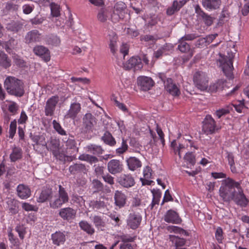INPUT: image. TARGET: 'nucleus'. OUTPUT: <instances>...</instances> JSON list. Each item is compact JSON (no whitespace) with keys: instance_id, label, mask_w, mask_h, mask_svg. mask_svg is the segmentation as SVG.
<instances>
[{"instance_id":"12","label":"nucleus","mask_w":249,"mask_h":249,"mask_svg":"<svg viewBox=\"0 0 249 249\" xmlns=\"http://www.w3.org/2000/svg\"><path fill=\"white\" fill-rule=\"evenodd\" d=\"M137 84L143 91L149 90L154 84V82L150 77L140 76L137 78Z\"/></svg>"},{"instance_id":"26","label":"nucleus","mask_w":249,"mask_h":249,"mask_svg":"<svg viewBox=\"0 0 249 249\" xmlns=\"http://www.w3.org/2000/svg\"><path fill=\"white\" fill-rule=\"evenodd\" d=\"M115 204L119 208L124 207L126 202V196L122 191L117 190L114 194Z\"/></svg>"},{"instance_id":"31","label":"nucleus","mask_w":249,"mask_h":249,"mask_svg":"<svg viewBox=\"0 0 249 249\" xmlns=\"http://www.w3.org/2000/svg\"><path fill=\"white\" fill-rule=\"evenodd\" d=\"M118 37L114 32L109 35V47L111 53L114 55L117 51V41Z\"/></svg>"},{"instance_id":"8","label":"nucleus","mask_w":249,"mask_h":249,"mask_svg":"<svg viewBox=\"0 0 249 249\" xmlns=\"http://www.w3.org/2000/svg\"><path fill=\"white\" fill-rule=\"evenodd\" d=\"M195 8L197 18L202 20L207 26H210L213 24L214 18L205 13L198 4L195 6Z\"/></svg>"},{"instance_id":"6","label":"nucleus","mask_w":249,"mask_h":249,"mask_svg":"<svg viewBox=\"0 0 249 249\" xmlns=\"http://www.w3.org/2000/svg\"><path fill=\"white\" fill-rule=\"evenodd\" d=\"M202 124V131L207 135L212 134L219 129L215 121L210 115L205 116Z\"/></svg>"},{"instance_id":"43","label":"nucleus","mask_w":249,"mask_h":249,"mask_svg":"<svg viewBox=\"0 0 249 249\" xmlns=\"http://www.w3.org/2000/svg\"><path fill=\"white\" fill-rule=\"evenodd\" d=\"M167 230L170 232H174L176 233H179L186 236L189 235V233L188 231L177 226H169L167 227Z\"/></svg>"},{"instance_id":"40","label":"nucleus","mask_w":249,"mask_h":249,"mask_svg":"<svg viewBox=\"0 0 249 249\" xmlns=\"http://www.w3.org/2000/svg\"><path fill=\"white\" fill-rule=\"evenodd\" d=\"M92 189L94 190V193H99L102 192L104 190L103 184L97 179H94L91 182Z\"/></svg>"},{"instance_id":"24","label":"nucleus","mask_w":249,"mask_h":249,"mask_svg":"<svg viewBox=\"0 0 249 249\" xmlns=\"http://www.w3.org/2000/svg\"><path fill=\"white\" fill-rule=\"evenodd\" d=\"M18 196L21 199H25L31 196V190L29 187L23 184H19L17 188Z\"/></svg>"},{"instance_id":"46","label":"nucleus","mask_w":249,"mask_h":249,"mask_svg":"<svg viewBox=\"0 0 249 249\" xmlns=\"http://www.w3.org/2000/svg\"><path fill=\"white\" fill-rule=\"evenodd\" d=\"M47 42L48 44L57 46L60 43V40L57 36L51 35L48 37Z\"/></svg>"},{"instance_id":"21","label":"nucleus","mask_w":249,"mask_h":249,"mask_svg":"<svg viewBox=\"0 0 249 249\" xmlns=\"http://www.w3.org/2000/svg\"><path fill=\"white\" fill-rule=\"evenodd\" d=\"M81 109V107L80 103L77 102L71 103L65 117L66 118H70L74 120L76 118L78 114L80 112Z\"/></svg>"},{"instance_id":"39","label":"nucleus","mask_w":249,"mask_h":249,"mask_svg":"<svg viewBox=\"0 0 249 249\" xmlns=\"http://www.w3.org/2000/svg\"><path fill=\"white\" fill-rule=\"evenodd\" d=\"M178 49L182 53H186L191 50L190 45L181 39L178 40Z\"/></svg>"},{"instance_id":"58","label":"nucleus","mask_w":249,"mask_h":249,"mask_svg":"<svg viewBox=\"0 0 249 249\" xmlns=\"http://www.w3.org/2000/svg\"><path fill=\"white\" fill-rule=\"evenodd\" d=\"M45 18L43 17L38 18L37 16L30 19V22L32 25H40L43 23Z\"/></svg>"},{"instance_id":"59","label":"nucleus","mask_w":249,"mask_h":249,"mask_svg":"<svg viewBox=\"0 0 249 249\" xmlns=\"http://www.w3.org/2000/svg\"><path fill=\"white\" fill-rule=\"evenodd\" d=\"M156 131L159 136L162 145L164 146L165 144V140L164 138V135L161 129L159 127L158 124H156Z\"/></svg>"},{"instance_id":"60","label":"nucleus","mask_w":249,"mask_h":249,"mask_svg":"<svg viewBox=\"0 0 249 249\" xmlns=\"http://www.w3.org/2000/svg\"><path fill=\"white\" fill-rule=\"evenodd\" d=\"M141 41H144L145 42L152 41L153 43H155L156 39L155 37L150 35H146L144 36H141L140 37Z\"/></svg>"},{"instance_id":"55","label":"nucleus","mask_w":249,"mask_h":249,"mask_svg":"<svg viewBox=\"0 0 249 249\" xmlns=\"http://www.w3.org/2000/svg\"><path fill=\"white\" fill-rule=\"evenodd\" d=\"M105 13V10L104 8L100 9L97 15V18L99 21L105 22L107 20V16Z\"/></svg>"},{"instance_id":"41","label":"nucleus","mask_w":249,"mask_h":249,"mask_svg":"<svg viewBox=\"0 0 249 249\" xmlns=\"http://www.w3.org/2000/svg\"><path fill=\"white\" fill-rule=\"evenodd\" d=\"M153 194V200L151 204V209H152L156 204H158L161 196V193L159 190H153L152 191Z\"/></svg>"},{"instance_id":"1","label":"nucleus","mask_w":249,"mask_h":249,"mask_svg":"<svg viewBox=\"0 0 249 249\" xmlns=\"http://www.w3.org/2000/svg\"><path fill=\"white\" fill-rule=\"evenodd\" d=\"M220 196L227 202L233 200L237 205L245 207L248 204V199L243 193L240 183L228 178L222 181L219 189Z\"/></svg>"},{"instance_id":"50","label":"nucleus","mask_w":249,"mask_h":249,"mask_svg":"<svg viewBox=\"0 0 249 249\" xmlns=\"http://www.w3.org/2000/svg\"><path fill=\"white\" fill-rule=\"evenodd\" d=\"M184 159L189 162L192 165H195L196 163L195 157L192 152L186 153L184 157Z\"/></svg>"},{"instance_id":"23","label":"nucleus","mask_w":249,"mask_h":249,"mask_svg":"<svg viewBox=\"0 0 249 249\" xmlns=\"http://www.w3.org/2000/svg\"><path fill=\"white\" fill-rule=\"evenodd\" d=\"M221 0H202L203 7L209 11L216 10L221 5Z\"/></svg>"},{"instance_id":"52","label":"nucleus","mask_w":249,"mask_h":249,"mask_svg":"<svg viewBox=\"0 0 249 249\" xmlns=\"http://www.w3.org/2000/svg\"><path fill=\"white\" fill-rule=\"evenodd\" d=\"M231 109V107H227L226 108H221L217 110L215 113L218 118H221L222 116L226 115L230 113V110Z\"/></svg>"},{"instance_id":"64","label":"nucleus","mask_w":249,"mask_h":249,"mask_svg":"<svg viewBox=\"0 0 249 249\" xmlns=\"http://www.w3.org/2000/svg\"><path fill=\"white\" fill-rule=\"evenodd\" d=\"M230 17V13L229 12L228 8L224 7L221 12V15L219 17L220 20H223L224 18H228Z\"/></svg>"},{"instance_id":"9","label":"nucleus","mask_w":249,"mask_h":249,"mask_svg":"<svg viewBox=\"0 0 249 249\" xmlns=\"http://www.w3.org/2000/svg\"><path fill=\"white\" fill-rule=\"evenodd\" d=\"M42 37V34L38 30L34 29L26 34L24 40L26 44H31L40 42Z\"/></svg>"},{"instance_id":"47","label":"nucleus","mask_w":249,"mask_h":249,"mask_svg":"<svg viewBox=\"0 0 249 249\" xmlns=\"http://www.w3.org/2000/svg\"><path fill=\"white\" fill-rule=\"evenodd\" d=\"M14 62L18 67L24 68L26 66V62L18 55L14 56Z\"/></svg>"},{"instance_id":"37","label":"nucleus","mask_w":249,"mask_h":249,"mask_svg":"<svg viewBox=\"0 0 249 249\" xmlns=\"http://www.w3.org/2000/svg\"><path fill=\"white\" fill-rule=\"evenodd\" d=\"M79 225L80 228L89 235L94 233V229L86 221H81L79 222Z\"/></svg>"},{"instance_id":"30","label":"nucleus","mask_w":249,"mask_h":249,"mask_svg":"<svg viewBox=\"0 0 249 249\" xmlns=\"http://www.w3.org/2000/svg\"><path fill=\"white\" fill-rule=\"evenodd\" d=\"M22 151L21 148L14 146L12 152L10 155V159L12 162H15L22 158Z\"/></svg>"},{"instance_id":"25","label":"nucleus","mask_w":249,"mask_h":249,"mask_svg":"<svg viewBox=\"0 0 249 249\" xmlns=\"http://www.w3.org/2000/svg\"><path fill=\"white\" fill-rule=\"evenodd\" d=\"M165 88L167 91L173 96H178L180 94V91L176 85L173 82L171 78L167 79L164 82Z\"/></svg>"},{"instance_id":"27","label":"nucleus","mask_w":249,"mask_h":249,"mask_svg":"<svg viewBox=\"0 0 249 249\" xmlns=\"http://www.w3.org/2000/svg\"><path fill=\"white\" fill-rule=\"evenodd\" d=\"M51 238L54 245L57 246L63 244L66 241V236L64 232L57 231L53 233Z\"/></svg>"},{"instance_id":"33","label":"nucleus","mask_w":249,"mask_h":249,"mask_svg":"<svg viewBox=\"0 0 249 249\" xmlns=\"http://www.w3.org/2000/svg\"><path fill=\"white\" fill-rule=\"evenodd\" d=\"M11 61L7 54L3 51H0V66L4 69H7L11 65Z\"/></svg>"},{"instance_id":"17","label":"nucleus","mask_w":249,"mask_h":249,"mask_svg":"<svg viewBox=\"0 0 249 249\" xmlns=\"http://www.w3.org/2000/svg\"><path fill=\"white\" fill-rule=\"evenodd\" d=\"M5 28L13 34H18L23 30V23L18 20H12L6 24Z\"/></svg>"},{"instance_id":"29","label":"nucleus","mask_w":249,"mask_h":249,"mask_svg":"<svg viewBox=\"0 0 249 249\" xmlns=\"http://www.w3.org/2000/svg\"><path fill=\"white\" fill-rule=\"evenodd\" d=\"M128 169L131 171H134L142 166L141 161L134 157H130L126 160Z\"/></svg>"},{"instance_id":"62","label":"nucleus","mask_w":249,"mask_h":249,"mask_svg":"<svg viewBox=\"0 0 249 249\" xmlns=\"http://www.w3.org/2000/svg\"><path fill=\"white\" fill-rule=\"evenodd\" d=\"M18 108V107L15 102H11V104H10L8 107V110L13 115L17 113Z\"/></svg>"},{"instance_id":"13","label":"nucleus","mask_w":249,"mask_h":249,"mask_svg":"<svg viewBox=\"0 0 249 249\" xmlns=\"http://www.w3.org/2000/svg\"><path fill=\"white\" fill-rule=\"evenodd\" d=\"M107 169L110 174H117L123 171V165L119 160L113 159L107 163Z\"/></svg>"},{"instance_id":"32","label":"nucleus","mask_w":249,"mask_h":249,"mask_svg":"<svg viewBox=\"0 0 249 249\" xmlns=\"http://www.w3.org/2000/svg\"><path fill=\"white\" fill-rule=\"evenodd\" d=\"M101 140L107 145L110 146H114L116 142L112 134L108 131H106L101 138Z\"/></svg>"},{"instance_id":"28","label":"nucleus","mask_w":249,"mask_h":249,"mask_svg":"<svg viewBox=\"0 0 249 249\" xmlns=\"http://www.w3.org/2000/svg\"><path fill=\"white\" fill-rule=\"evenodd\" d=\"M70 172L73 175L87 173V169L86 166L82 163H76L69 167Z\"/></svg>"},{"instance_id":"34","label":"nucleus","mask_w":249,"mask_h":249,"mask_svg":"<svg viewBox=\"0 0 249 249\" xmlns=\"http://www.w3.org/2000/svg\"><path fill=\"white\" fill-rule=\"evenodd\" d=\"M17 40L11 37L8 41L3 43V48L5 49L7 52L10 53L11 50L17 48Z\"/></svg>"},{"instance_id":"19","label":"nucleus","mask_w":249,"mask_h":249,"mask_svg":"<svg viewBox=\"0 0 249 249\" xmlns=\"http://www.w3.org/2000/svg\"><path fill=\"white\" fill-rule=\"evenodd\" d=\"M33 52L36 55L41 57L46 62L50 60V51L47 48L43 46H35L33 49Z\"/></svg>"},{"instance_id":"7","label":"nucleus","mask_w":249,"mask_h":249,"mask_svg":"<svg viewBox=\"0 0 249 249\" xmlns=\"http://www.w3.org/2000/svg\"><path fill=\"white\" fill-rule=\"evenodd\" d=\"M96 124L95 117L90 113H86L82 119V132L87 133L92 131L94 125Z\"/></svg>"},{"instance_id":"3","label":"nucleus","mask_w":249,"mask_h":249,"mask_svg":"<svg viewBox=\"0 0 249 249\" xmlns=\"http://www.w3.org/2000/svg\"><path fill=\"white\" fill-rule=\"evenodd\" d=\"M4 86L8 94L18 97L23 96L25 93L24 84L22 81L18 78L9 76L4 83Z\"/></svg>"},{"instance_id":"63","label":"nucleus","mask_w":249,"mask_h":249,"mask_svg":"<svg viewBox=\"0 0 249 249\" xmlns=\"http://www.w3.org/2000/svg\"><path fill=\"white\" fill-rule=\"evenodd\" d=\"M198 37V36H197L196 34H187L185 35L184 36L181 37L180 39L183 40L184 41H190L193 40L195 39V38Z\"/></svg>"},{"instance_id":"22","label":"nucleus","mask_w":249,"mask_h":249,"mask_svg":"<svg viewBox=\"0 0 249 249\" xmlns=\"http://www.w3.org/2000/svg\"><path fill=\"white\" fill-rule=\"evenodd\" d=\"M185 0H181L178 1L175 0L173 1L171 6L169 7L166 11V13L168 16H172L175 13L179 11V10L183 7L186 3Z\"/></svg>"},{"instance_id":"45","label":"nucleus","mask_w":249,"mask_h":249,"mask_svg":"<svg viewBox=\"0 0 249 249\" xmlns=\"http://www.w3.org/2000/svg\"><path fill=\"white\" fill-rule=\"evenodd\" d=\"M227 158L228 162L230 165L231 171L232 172H236V168L234 166V156L231 153L227 152Z\"/></svg>"},{"instance_id":"54","label":"nucleus","mask_w":249,"mask_h":249,"mask_svg":"<svg viewBox=\"0 0 249 249\" xmlns=\"http://www.w3.org/2000/svg\"><path fill=\"white\" fill-rule=\"evenodd\" d=\"M223 230L221 227H218L216 229L215 236V238L219 243H222V240L223 239Z\"/></svg>"},{"instance_id":"15","label":"nucleus","mask_w":249,"mask_h":249,"mask_svg":"<svg viewBox=\"0 0 249 249\" xmlns=\"http://www.w3.org/2000/svg\"><path fill=\"white\" fill-rule=\"evenodd\" d=\"M164 220L167 223L180 224L182 220L178 214L175 211L169 210L164 214Z\"/></svg>"},{"instance_id":"38","label":"nucleus","mask_w":249,"mask_h":249,"mask_svg":"<svg viewBox=\"0 0 249 249\" xmlns=\"http://www.w3.org/2000/svg\"><path fill=\"white\" fill-rule=\"evenodd\" d=\"M121 143L118 145V147L116 149V153L118 155H121L127 151L128 145L127 143V140L124 137L121 139Z\"/></svg>"},{"instance_id":"49","label":"nucleus","mask_w":249,"mask_h":249,"mask_svg":"<svg viewBox=\"0 0 249 249\" xmlns=\"http://www.w3.org/2000/svg\"><path fill=\"white\" fill-rule=\"evenodd\" d=\"M17 129V121L14 120L11 122L9 127V137L13 138L14 136Z\"/></svg>"},{"instance_id":"2","label":"nucleus","mask_w":249,"mask_h":249,"mask_svg":"<svg viewBox=\"0 0 249 249\" xmlns=\"http://www.w3.org/2000/svg\"><path fill=\"white\" fill-rule=\"evenodd\" d=\"M57 195H55L53 197V192L52 188L44 187L42 189L37 201L39 203H43L49 200L50 207L53 209L60 208L63 204L69 202V196L65 189L61 185H59Z\"/></svg>"},{"instance_id":"48","label":"nucleus","mask_w":249,"mask_h":249,"mask_svg":"<svg viewBox=\"0 0 249 249\" xmlns=\"http://www.w3.org/2000/svg\"><path fill=\"white\" fill-rule=\"evenodd\" d=\"M9 240L11 243L14 246L19 247L20 243L18 238L15 237L11 231L8 232Z\"/></svg>"},{"instance_id":"56","label":"nucleus","mask_w":249,"mask_h":249,"mask_svg":"<svg viewBox=\"0 0 249 249\" xmlns=\"http://www.w3.org/2000/svg\"><path fill=\"white\" fill-rule=\"evenodd\" d=\"M15 230L18 233L19 238L22 240L23 239L26 232L25 228L23 226L18 225Z\"/></svg>"},{"instance_id":"14","label":"nucleus","mask_w":249,"mask_h":249,"mask_svg":"<svg viewBox=\"0 0 249 249\" xmlns=\"http://www.w3.org/2000/svg\"><path fill=\"white\" fill-rule=\"evenodd\" d=\"M142 219V216L139 213H130L127 220V225L132 229H136L140 225Z\"/></svg>"},{"instance_id":"20","label":"nucleus","mask_w":249,"mask_h":249,"mask_svg":"<svg viewBox=\"0 0 249 249\" xmlns=\"http://www.w3.org/2000/svg\"><path fill=\"white\" fill-rule=\"evenodd\" d=\"M118 183L125 188H130L135 184L134 178L131 175H122L118 178Z\"/></svg>"},{"instance_id":"44","label":"nucleus","mask_w":249,"mask_h":249,"mask_svg":"<svg viewBox=\"0 0 249 249\" xmlns=\"http://www.w3.org/2000/svg\"><path fill=\"white\" fill-rule=\"evenodd\" d=\"M51 14L53 17H57L60 15L59 6L54 2L50 4Z\"/></svg>"},{"instance_id":"11","label":"nucleus","mask_w":249,"mask_h":249,"mask_svg":"<svg viewBox=\"0 0 249 249\" xmlns=\"http://www.w3.org/2000/svg\"><path fill=\"white\" fill-rule=\"evenodd\" d=\"M124 67L126 70L134 69V71L141 70L143 67L142 59L138 56H133L124 64Z\"/></svg>"},{"instance_id":"53","label":"nucleus","mask_w":249,"mask_h":249,"mask_svg":"<svg viewBox=\"0 0 249 249\" xmlns=\"http://www.w3.org/2000/svg\"><path fill=\"white\" fill-rule=\"evenodd\" d=\"M93 221L95 226L98 228L104 227L105 225V223L103 221L101 217L99 216H94Z\"/></svg>"},{"instance_id":"10","label":"nucleus","mask_w":249,"mask_h":249,"mask_svg":"<svg viewBox=\"0 0 249 249\" xmlns=\"http://www.w3.org/2000/svg\"><path fill=\"white\" fill-rule=\"evenodd\" d=\"M59 100V97L57 95L53 96L48 99L45 107V114L46 116H51L53 115Z\"/></svg>"},{"instance_id":"61","label":"nucleus","mask_w":249,"mask_h":249,"mask_svg":"<svg viewBox=\"0 0 249 249\" xmlns=\"http://www.w3.org/2000/svg\"><path fill=\"white\" fill-rule=\"evenodd\" d=\"M15 204L16 201L14 200H11L8 202L10 212L14 214L18 213V207L16 206Z\"/></svg>"},{"instance_id":"5","label":"nucleus","mask_w":249,"mask_h":249,"mask_svg":"<svg viewBox=\"0 0 249 249\" xmlns=\"http://www.w3.org/2000/svg\"><path fill=\"white\" fill-rule=\"evenodd\" d=\"M193 82L195 86L201 91L206 90L208 88L209 78L203 71H196L193 75Z\"/></svg>"},{"instance_id":"4","label":"nucleus","mask_w":249,"mask_h":249,"mask_svg":"<svg viewBox=\"0 0 249 249\" xmlns=\"http://www.w3.org/2000/svg\"><path fill=\"white\" fill-rule=\"evenodd\" d=\"M233 57L234 55L232 53H228V56L219 53V58L218 59L219 66L222 69L224 74L229 79H232L234 78L232 73V70L233 69L232 60Z\"/></svg>"},{"instance_id":"35","label":"nucleus","mask_w":249,"mask_h":249,"mask_svg":"<svg viewBox=\"0 0 249 249\" xmlns=\"http://www.w3.org/2000/svg\"><path fill=\"white\" fill-rule=\"evenodd\" d=\"M67 150H69L70 154L75 155L78 151V148L76 146V142L73 139H68L66 142Z\"/></svg>"},{"instance_id":"16","label":"nucleus","mask_w":249,"mask_h":249,"mask_svg":"<svg viewBox=\"0 0 249 249\" xmlns=\"http://www.w3.org/2000/svg\"><path fill=\"white\" fill-rule=\"evenodd\" d=\"M76 213V210L71 207L62 208L59 212V215L64 220L69 221L73 219Z\"/></svg>"},{"instance_id":"42","label":"nucleus","mask_w":249,"mask_h":249,"mask_svg":"<svg viewBox=\"0 0 249 249\" xmlns=\"http://www.w3.org/2000/svg\"><path fill=\"white\" fill-rule=\"evenodd\" d=\"M88 151L94 155L102 154L103 152V149L102 147L99 145L95 144H90L87 146Z\"/></svg>"},{"instance_id":"36","label":"nucleus","mask_w":249,"mask_h":249,"mask_svg":"<svg viewBox=\"0 0 249 249\" xmlns=\"http://www.w3.org/2000/svg\"><path fill=\"white\" fill-rule=\"evenodd\" d=\"M169 239L172 243L175 245L176 249L179 248L180 247L184 246L186 243V240L182 238H180L178 236L170 235Z\"/></svg>"},{"instance_id":"57","label":"nucleus","mask_w":249,"mask_h":249,"mask_svg":"<svg viewBox=\"0 0 249 249\" xmlns=\"http://www.w3.org/2000/svg\"><path fill=\"white\" fill-rule=\"evenodd\" d=\"M53 127L55 130L58 132L61 135H65L66 132L65 130L61 127L60 124L57 123L55 120H53Z\"/></svg>"},{"instance_id":"51","label":"nucleus","mask_w":249,"mask_h":249,"mask_svg":"<svg viewBox=\"0 0 249 249\" xmlns=\"http://www.w3.org/2000/svg\"><path fill=\"white\" fill-rule=\"evenodd\" d=\"M90 206L94 209L99 210L101 208H103L105 206V204L104 201H93L90 202Z\"/></svg>"},{"instance_id":"18","label":"nucleus","mask_w":249,"mask_h":249,"mask_svg":"<svg viewBox=\"0 0 249 249\" xmlns=\"http://www.w3.org/2000/svg\"><path fill=\"white\" fill-rule=\"evenodd\" d=\"M230 83H228L226 80L223 79H219L216 83L210 86L209 90L213 92L218 90H226L229 89Z\"/></svg>"}]
</instances>
